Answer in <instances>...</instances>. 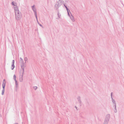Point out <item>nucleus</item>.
<instances>
[{
  "label": "nucleus",
  "instance_id": "obj_4",
  "mask_svg": "<svg viewBox=\"0 0 124 124\" xmlns=\"http://www.w3.org/2000/svg\"><path fill=\"white\" fill-rule=\"evenodd\" d=\"M13 78L14 80H15L16 84L17 83V81L16 80V76L15 75H14L13 77Z\"/></svg>",
  "mask_w": 124,
  "mask_h": 124
},
{
  "label": "nucleus",
  "instance_id": "obj_7",
  "mask_svg": "<svg viewBox=\"0 0 124 124\" xmlns=\"http://www.w3.org/2000/svg\"><path fill=\"white\" fill-rule=\"evenodd\" d=\"M34 88L35 89H36L37 88V87L36 86H35L34 87Z\"/></svg>",
  "mask_w": 124,
  "mask_h": 124
},
{
  "label": "nucleus",
  "instance_id": "obj_9",
  "mask_svg": "<svg viewBox=\"0 0 124 124\" xmlns=\"http://www.w3.org/2000/svg\"><path fill=\"white\" fill-rule=\"evenodd\" d=\"M25 60H27V58H25Z\"/></svg>",
  "mask_w": 124,
  "mask_h": 124
},
{
  "label": "nucleus",
  "instance_id": "obj_6",
  "mask_svg": "<svg viewBox=\"0 0 124 124\" xmlns=\"http://www.w3.org/2000/svg\"><path fill=\"white\" fill-rule=\"evenodd\" d=\"M65 6L67 9V10L68 11V15H69V12H68V9L66 6Z\"/></svg>",
  "mask_w": 124,
  "mask_h": 124
},
{
  "label": "nucleus",
  "instance_id": "obj_3",
  "mask_svg": "<svg viewBox=\"0 0 124 124\" xmlns=\"http://www.w3.org/2000/svg\"><path fill=\"white\" fill-rule=\"evenodd\" d=\"M14 60H13L12 61V67L11 68L12 70H13L15 66L14 65Z\"/></svg>",
  "mask_w": 124,
  "mask_h": 124
},
{
  "label": "nucleus",
  "instance_id": "obj_2",
  "mask_svg": "<svg viewBox=\"0 0 124 124\" xmlns=\"http://www.w3.org/2000/svg\"><path fill=\"white\" fill-rule=\"evenodd\" d=\"M5 84H6V82H5V79H4L3 80V84H2V86L3 88V89H4L5 85Z\"/></svg>",
  "mask_w": 124,
  "mask_h": 124
},
{
  "label": "nucleus",
  "instance_id": "obj_10",
  "mask_svg": "<svg viewBox=\"0 0 124 124\" xmlns=\"http://www.w3.org/2000/svg\"><path fill=\"white\" fill-rule=\"evenodd\" d=\"M73 21H74V19H73Z\"/></svg>",
  "mask_w": 124,
  "mask_h": 124
},
{
  "label": "nucleus",
  "instance_id": "obj_1",
  "mask_svg": "<svg viewBox=\"0 0 124 124\" xmlns=\"http://www.w3.org/2000/svg\"><path fill=\"white\" fill-rule=\"evenodd\" d=\"M12 4L13 5H14V8L15 10L16 18V19H18L21 16V13L19 12L17 7H16V6L14 5L13 2H12Z\"/></svg>",
  "mask_w": 124,
  "mask_h": 124
},
{
  "label": "nucleus",
  "instance_id": "obj_5",
  "mask_svg": "<svg viewBox=\"0 0 124 124\" xmlns=\"http://www.w3.org/2000/svg\"><path fill=\"white\" fill-rule=\"evenodd\" d=\"M4 89H3V90L2 91V95H3L4 94Z\"/></svg>",
  "mask_w": 124,
  "mask_h": 124
},
{
  "label": "nucleus",
  "instance_id": "obj_8",
  "mask_svg": "<svg viewBox=\"0 0 124 124\" xmlns=\"http://www.w3.org/2000/svg\"><path fill=\"white\" fill-rule=\"evenodd\" d=\"M35 16H36V18L37 19V14H36V13H35Z\"/></svg>",
  "mask_w": 124,
  "mask_h": 124
},
{
  "label": "nucleus",
  "instance_id": "obj_11",
  "mask_svg": "<svg viewBox=\"0 0 124 124\" xmlns=\"http://www.w3.org/2000/svg\"><path fill=\"white\" fill-rule=\"evenodd\" d=\"M112 93H111V95H112Z\"/></svg>",
  "mask_w": 124,
  "mask_h": 124
}]
</instances>
